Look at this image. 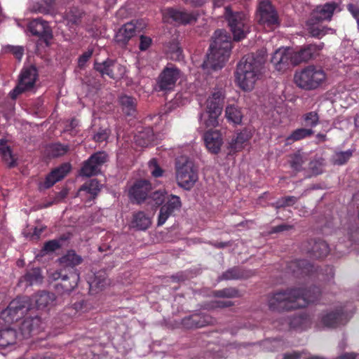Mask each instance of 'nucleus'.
Returning a JSON list of instances; mask_svg holds the SVG:
<instances>
[{
  "instance_id": "obj_1",
  "label": "nucleus",
  "mask_w": 359,
  "mask_h": 359,
  "mask_svg": "<svg viewBox=\"0 0 359 359\" xmlns=\"http://www.w3.org/2000/svg\"><path fill=\"white\" fill-rule=\"evenodd\" d=\"M318 294L316 288L304 291L301 288H288L269 293L266 304L271 311L281 312L303 308L314 302Z\"/></svg>"
},
{
  "instance_id": "obj_2",
  "label": "nucleus",
  "mask_w": 359,
  "mask_h": 359,
  "mask_svg": "<svg viewBox=\"0 0 359 359\" xmlns=\"http://www.w3.org/2000/svg\"><path fill=\"white\" fill-rule=\"evenodd\" d=\"M264 54L255 56L248 55L238 64L236 72V81L244 91H252L263 74L265 63Z\"/></svg>"
},
{
  "instance_id": "obj_3",
  "label": "nucleus",
  "mask_w": 359,
  "mask_h": 359,
  "mask_svg": "<svg viewBox=\"0 0 359 359\" xmlns=\"http://www.w3.org/2000/svg\"><path fill=\"white\" fill-rule=\"evenodd\" d=\"M231 48L230 36L226 32L220 29L215 31L213 41L210 46V52L202 65L203 69L208 73L210 69H222L229 56Z\"/></svg>"
},
{
  "instance_id": "obj_4",
  "label": "nucleus",
  "mask_w": 359,
  "mask_h": 359,
  "mask_svg": "<svg viewBox=\"0 0 359 359\" xmlns=\"http://www.w3.org/2000/svg\"><path fill=\"white\" fill-rule=\"evenodd\" d=\"M326 80L327 74L323 69L313 65L297 71L294 75V83L305 90H316L325 83Z\"/></svg>"
},
{
  "instance_id": "obj_5",
  "label": "nucleus",
  "mask_w": 359,
  "mask_h": 359,
  "mask_svg": "<svg viewBox=\"0 0 359 359\" xmlns=\"http://www.w3.org/2000/svg\"><path fill=\"white\" fill-rule=\"evenodd\" d=\"M175 175L177 184L187 190L191 189L198 179L194 162L186 156H181L176 160Z\"/></svg>"
},
{
  "instance_id": "obj_6",
  "label": "nucleus",
  "mask_w": 359,
  "mask_h": 359,
  "mask_svg": "<svg viewBox=\"0 0 359 359\" xmlns=\"http://www.w3.org/2000/svg\"><path fill=\"white\" fill-rule=\"evenodd\" d=\"M225 18L232 32L233 39L240 41L250 32V22L247 15L241 12L233 13L229 7L225 8Z\"/></svg>"
},
{
  "instance_id": "obj_7",
  "label": "nucleus",
  "mask_w": 359,
  "mask_h": 359,
  "mask_svg": "<svg viewBox=\"0 0 359 359\" xmlns=\"http://www.w3.org/2000/svg\"><path fill=\"white\" fill-rule=\"evenodd\" d=\"M37 79V72L35 67L24 68L19 76V82L16 87L10 92L12 99H15L20 94L32 90Z\"/></svg>"
},
{
  "instance_id": "obj_8",
  "label": "nucleus",
  "mask_w": 359,
  "mask_h": 359,
  "mask_svg": "<svg viewBox=\"0 0 359 359\" xmlns=\"http://www.w3.org/2000/svg\"><path fill=\"white\" fill-rule=\"evenodd\" d=\"M29 309V304L26 297L17 298L13 300L8 306L1 312V318L4 320L6 323L11 324L20 318Z\"/></svg>"
},
{
  "instance_id": "obj_9",
  "label": "nucleus",
  "mask_w": 359,
  "mask_h": 359,
  "mask_svg": "<svg viewBox=\"0 0 359 359\" xmlns=\"http://www.w3.org/2000/svg\"><path fill=\"white\" fill-rule=\"evenodd\" d=\"M257 18L259 24L269 28L279 24L278 14L269 1L259 3Z\"/></svg>"
},
{
  "instance_id": "obj_10",
  "label": "nucleus",
  "mask_w": 359,
  "mask_h": 359,
  "mask_svg": "<svg viewBox=\"0 0 359 359\" xmlns=\"http://www.w3.org/2000/svg\"><path fill=\"white\" fill-rule=\"evenodd\" d=\"M271 62L278 72H284L291 65H295L293 61V49L288 47L278 48L273 53Z\"/></svg>"
},
{
  "instance_id": "obj_11",
  "label": "nucleus",
  "mask_w": 359,
  "mask_h": 359,
  "mask_svg": "<svg viewBox=\"0 0 359 359\" xmlns=\"http://www.w3.org/2000/svg\"><path fill=\"white\" fill-rule=\"evenodd\" d=\"M181 76L180 70L173 65L170 64L163 69L159 75L158 86L162 90H172Z\"/></svg>"
},
{
  "instance_id": "obj_12",
  "label": "nucleus",
  "mask_w": 359,
  "mask_h": 359,
  "mask_svg": "<svg viewBox=\"0 0 359 359\" xmlns=\"http://www.w3.org/2000/svg\"><path fill=\"white\" fill-rule=\"evenodd\" d=\"M324 47L323 43L318 44H309L301 47L299 50H293V61L297 65L302 62H308L315 59L320 55V52Z\"/></svg>"
},
{
  "instance_id": "obj_13",
  "label": "nucleus",
  "mask_w": 359,
  "mask_h": 359,
  "mask_svg": "<svg viewBox=\"0 0 359 359\" xmlns=\"http://www.w3.org/2000/svg\"><path fill=\"white\" fill-rule=\"evenodd\" d=\"M107 154L105 152H97L93 154L81 169V175L91 177L95 175L100 171V167L107 161Z\"/></svg>"
},
{
  "instance_id": "obj_14",
  "label": "nucleus",
  "mask_w": 359,
  "mask_h": 359,
  "mask_svg": "<svg viewBox=\"0 0 359 359\" xmlns=\"http://www.w3.org/2000/svg\"><path fill=\"white\" fill-rule=\"evenodd\" d=\"M182 203L179 196L170 195L168 201L160 209L158 217V226H162L175 211L180 210Z\"/></svg>"
},
{
  "instance_id": "obj_15",
  "label": "nucleus",
  "mask_w": 359,
  "mask_h": 359,
  "mask_svg": "<svg viewBox=\"0 0 359 359\" xmlns=\"http://www.w3.org/2000/svg\"><path fill=\"white\" fill-rule=\"evenodd\" d=\"M50 277L54 280L61 279L62 289L68 292L77 286L79 280V275L76 270H73L69 275L63 274L62 270L55 271L50 274Z\"/></svg>"
},
{
  "instance_id": "obj_16",
  "label": "nucleus",
  "mask_w": 359,
  "mask_h": 359,
  "mask_svg": "<svg viewBox=\"0 0 359 359\" xmlns=\"http://www.w3.org/2000/svg\"><path fill=\"white\" fill-rule=\"evenodd\" d=\"M43 323L38 316L26 317L21 324V334L25 338H29L38 334L43 328Z\"/></svg>"
},
{
  "instance_id": "obj_17",
  "label": "nucleus",
  "mask_w": 359,
  "mask_h": 359,
  "mask_svg": "<svg viewBox=\"0 0 359 359\" xmlns=\"http://www.w3.org/2000/svg\"><path fill=\"white\" fill-rule=\"evenodd\" d=\"M341 7L337 2L326 3L320 5L312 13V17L318 21L330 20L334 12H340Z\"/></svg>"
},
{
  "instance_id": "obj_18",
  "label": "nucleus",
  "mask_w": 359,
  "mask_h": 359,
  "mask_svg": "<svg viewBox=\"0 0 359 359\" xmlns=\"http://www.w3.org/2000/svg\"><path fill=\"white\" fill-rule=\"evenodd\" d=\"M225 97V91L222 87L214 88L205 103V110L222 113V103Z\"/></svg>"
},
{
  "instance_id": "obj_19",
  "label": "nucleus",
  "mask_w": 359,
  "mask_h": 359,
  "mask_svg": "<svg viewBox=\"0 0 359 359\" xmlns=\"http://www.w3.org/2000/svg\"><path fill=\"white\" fill-rule=\"evenodd\" d=\"M163 15L165 18H169L178 24H190L196 20L195 13L172 8L165 9Z\"/></svg>"
},
{
  "instance_id": "obj_20",
  "label": "nucleus",
  "mask_w": 359,
  "mask_h": 359,
  "mask_svg": "<svg viewBox=\"0 0 359 359\" xmlns=\"http://www.w3.org/2000/svg\"><path fill=\"white\" fill-rule=\"evenodd\" d=\"M348 319L347 313L340 309L336 313L330 312L322 314L320 323L324 327H334L338 325L345 323Z\"/></svg>"
},
{
  "instance_id": "obj_21",
  "label": "nucleus",
  "mask_w": 359,
  "mask_h": 359,
  "mask_svg": "<svg viewBox=\"0 0 359 359\" xmlns=\"http://www.w3.org/2000/svg\"><path fill=\"white\" fill-rule=\"evenodd\" d=\"M37 310L48 311L57 304L56 297L53 293L41 292L34 297Z\"/></svg>"
},
{
  "instance_id": "obj_22",
  "label": "nucleus",
  "mask_w": 359,
  "mask_h": 359,
  "mask_svg": "<svg viewBox=\"0 0 359 359\" xmlns=\"http://www.w3.org/2000/svg\"><path fill=\"white\" fill-rule=\"evenodd\" d=\"M151 190V184L147 180L137 182L130 189L129 195L137 203L143 202Z\"/></svg>"
},
{
  "instance_id": "obj_23",
  "label": "nucleus",
  "mask_w": 359,
  "mask_h": 359,
  "mask_svg": "<svg viewBox=\"0 0 359 359\" xmlns=\"http://www.w3.org/2000/svg\"><path fill=\"white\" fill-rule=\"evenodd\" d=\"M205 146L209 151L217 154L223 143L222 135L219 130H208L203 136Z\"/></svg>"
},
{
  "instance_id": "obj_24",
  "label": "nucleus",
  "mask_w": 359,
  "mask_h": 359,
  "mask_svg": "<svg viewBox=\"0 0 359 359\" xmlns=\"http://www.w3.org/2000/svg\"><path fill=\"white\" fill-rule=\"evenodd\" d=\"M71 166L68 163L62 165L60 167L53 170L47 175L43 187L48 189L54 185L57 182L62 180L69 172Z\"/></svg>"
},
{
  "instance_id": "obj_25",
  "label": "nucleus",
  "mask_w": 359,
  "mask_h": 359,
  "mask_svg": "<svg viewBox=\"0 0 359 359\" xmlns=\"http://www.w3.org/2000/svg\"><path fill=\"white\" fill-rule=\"evenodd\" d=\"M28 29L32 35L48 36L51 34V29L48 22L41 18H36L28 25Z\"/></svg>"
},
{
  "instance_id": "obj_26",
  "label": "nucleus",
  "mask_w": 359,
  "mask_h": 359,
  "mask_svg": "<svg viewBox=\"0 0 359 359\" xmlns=\"http://www.w3.org/2000/svg\"><path fill=\"white\" fill-rule=\"evenodd\" d=\"M220 114L221 113L205 109L198 116L200 127L205 129L217 126L219 124L218 118Z\"/></svg>"
},
{
  "instance_id": "obj_27",
  "label": "nucleus",
  "mask_w": 359,
  "mask_h": 359,
  "mask_svg": "<svg viewBox=\"0 0 359 359\" xmlns=\"http://www.w3.org/2000/svg\"><path fill=\"white\" fill-rule=\"evenodd\" d=\"M100 191V185L97 180H91L85 183L79 190V195L92 200Z\"/></svg>"
},
{
  "instance_id": "obj_28",
  "label": "nucleus",
  "mask_w": 359,
  "mask_h": 359,
  "mask_svg": "<svg viewBox=\"0 0 359 359\" xmlns=\"http://www.w3.org/2000/svg\"><path fill=\"white\" fill-rule=\"evenodd\" d=\"M318 22L312 16L307 22V29L312 36L321 38L326 34L334 33V29L318 25Z\"/></svg>"
},
{
  "instance_id": "obj_29",
  "label": "nucleus",
  "mask_w": 359,
  "mask_h": 359,
  "mask_svg": "<svg viewBox=\"0 0 359 359\" xmlns=\"http://www.w3.org/2000/svg\"><path fill=\"white\" fill-rule=\"evenodd\" d=\"M211 323L212 320L208 316L193 315L182 320V324L187 328L201 327Z\"/></svg>"
},
{
  "instance_id": "obj_30",
  "label": "nucleus",
  "mask_w": 359,
  "mask_h": 359,
  "mask_svg": "<svg viewBox=\"0 0 359 359\" xmlns=\"http://www.w3.org/2000/svg\"><path fill=\"white\" fill-rule=\"evenodd\" d=\"M250 138V134L248 131H242L238 133L236 136L231 140L229 143V148L233 152L241 151L248 145Z\"/></svg>"
},
{
  "instance_id": "obj_31",
  "label": "nucleus",
  "mask_w": 359,
  "mask_h": 359,
  "mask_svg": "<svg viewBox=\"0 0 359 359\" xmlns=\"http://www.w3.org/2000/svg\"><path fill=\"white\" fill-rule=\"evenodd\" d=\"M134 139L137 145L142 147H147L154 143V135L151 128H147L139 131L138 133L135 135Z\"/></svg>"
},
{
  "instance_id": "obj_32",
  "label": "nucleus",
  "mask_w": 359,
  "mask_h": 359,
  "mask_svg": "<svg viewBox=\"0 0 359 359\" xmlns=\"http://www.w3.org/2000/svg\"><path fill=\"white\" fill-rule=\"evenodd\" d=\"M144 26V23L142 21H132L125 24L120 29V33L126 39H129L133 37L136 32H140Z\"/></svg>"
},
{
  "instance_id": "obj_33",
  "label": "nucleus",
  "mask_w": 359,
  "mask_h": 359,
  "mask_svg": "<svg viewBox=\"0 0 359 359\" xmlns=\"http://www.w3.org/2000/svg\"><path fill=\"white\" fill-rule=\"evenodd\" d=\"M82 261L80 256L77 255L74 251H69L64 256L59 259V263L63 268H74L79 264Z\"/></svg>"
},
{
  "instance_id": "obj_34",
  "label": "nucleus",
  "mask_w": 359,
  "mask_h": 359,
  "mask_svg": "<svg viewBox=\"0 0 359 359\" xmlns=\"http://www.w3.org/2000/svg\"><path fill=\"white\" fill-rule=\"evenodd\" d=\"M225 117L229 122L240 124L242 121L243 113L238 106L228 104L225 109Z\"/></svg>"
},
{
  "instance_id": "obj_35",
  "label": "nucleus",
  "mask_w": 359,
  "mask_h": 359,
  "mask_svg": "<svg viewBox=\"0 0 359 359\" xmlns=\"http://www.w3.org/2000/svg\"><path fill=\"white\" fill-rule=\"evenodd\" d=\"M122 111L128 116H133L136 110V100L132 97L122 95L119 97Z\"/></svg>"
},
{
  "instance_id": "obj_36",
  "label": "nucleus",
  "mask_w": 359,
  "mask_h": 359,
  "mask_svg": "<svg viewBox=\"0 0 359 359\" xmlns=\"http://www.w3.org/2000/svg\"><path fill=\"white\" fill-rule=\"evenodd\" d=\"M151 224V218L143 212H139L134 215L132 226L138 230H146Z\"/></svg>"
},
{
  "instance_id": "obj_37",
  "label": "nucleus",
  "mask_w": 359,
  "mask_h": 359,
  "mask_svg": "<svg viewBox=\"0 0 359 359\" xmlns=\"http://www.w3.org/2000/svg\"><path fill=\"white\" fill-rule=\"evenodd\" d=\"M16 340V332L13 329L6 328L0 330V347L6 348L14 344Z\"/></svg>"
},
{
  "instance_id": "obj_38",
  "label": "nucleus",
  "mask_w": 359,
  "mask_h": 359,
  "mask_svg": "<svg viewBox=\"0 0 359 359\" xmlns=\"http://www.w3.org/2000/svg\"><path fill=\"white\" fill-rule=\"evenodd\" d=\"M313 133V130L312 129L298 128L294 130L288 137H286L285 144H291L296 141H299L311 136Z\"/></svg>"
},
{
  "instance_id": "obj_39",
  "label": "nucleus",
  "mask_w": 359,
  "mask_h": 359,
  "mask_svg": "<svg viewBox=\"0 0 359 359\" xmlns=\"http://www.w3.org/2000/svg\"><path fill=\"white\" fill-rule=\"evenodd\" d=\"M0 154L4 162L10 167L15 165V161L12 155V152L9 146H8L6 141L0 140Z\"/></svg>"
},
{
  "instance_id": "obj_40",
  "label": "nucleus",
  "mask_w": 359,
  "mask_h": 359,
  "mask_svg": "<svg viewBox=\"0 0 359 359\" xmlns=\"http://www.w3.org/2000/svg\"><path fill=\"white\" fill-rule=\"evenodd\" d=\"M42 280V276L39 269H34L28 271L25 276H23L20 283H25L26 286L32 285L41 283Z\"/></svg>"
},
{
  "instance_id": "obj_41",
  "label": "nucleus",
  "mask_w": 359,
  "mask_h": 359,
  "mask_svg": "<svg viewBox=\"0 0 359 359\" xmlns=\"http://www.w3.org/2000/svg\"><path fill=\"white\" fill-rule=\"evenodd\" d=\"M311 265L304 259L295 260L289 265V270L294 273H308L310 271Z\"/></svg>"
},
{
  "instance_id": "obj_42",
  "label": "nucleus",
  "mask_w": 359,
  "mask_h": 359,
  "mask_svg": "<svg viewBox=\"0 0 359 359\" xmlns=\"http://www.w3.org/2000/svg\"><path fill=\"white\" fill-rule=\"evenodd\" d=\"M311 251L313 256L320 258L327 255L330 252V249L326 242L323 241H318L314 243Z\"/></svg>"
},
{
  "instance_id": "obj_43",
  "label": "nucleus",
  "mask_w": 359,
  "mask_h": 359,
  "mask_svg": "<svg viewBox=\"0 0 359 359\" xmlns=\"http://www.w3.org/2000/svg\"><path fill=\"white\" fill-rule=\"evenodd\" d=\"M248 277V275H245L243 271L239 269L233 268L227 270L221 276V280H233Z\"/></svg>"
},
{
  "instance_id": "obj_44",
  "label": "nucleus",
  "mask_w": 359,
  "mask_h": 359,
  "mask_svg": "<svg viewBox=\"0 0 359 359\" xmlns=\"http://www.w3.org/2000/svg\"><path fill=\"white\" fill-rule=\"evenodd\" d=\"M306 161V154L304 153L298 152L294 154L291 157L290 165L292 169L296 171H299L301 170L302 164Z\"/></svg>"
},
{
  "instance_id": "obj_45",
  "label": "nucleus",
  "mask_w": 359,
  "mask_h": 359,
  "mask_svg": "<svg viewBox=\"0 0 359 359\" xmlns=\"http://www.w3.org/2000/svg\"><path fill=\"white\" fill-rule=\"evenodd\" d=\"M126 72V67L113 61L111 72L109 73V78L114 79L121 78L125 75Z\"/></svg>"
},
{
  "instance_id": "obj_46",
  "label": "nucleus",
  "mask_w": 359,
  "mask_h": 359,
  "mask_svg": "<svg viewBox=\"0 0 359 359\" xmlns=\"http://www.w3.org/2000/svg\"><path fill=\"white\" fill-rule=\"evenodd\" d=\"M2 51L5 53H12L18 60H20L24 55V48L20 46L6 45L3 46Z\"/></svg>"
},
{
  "instance_id": "obj_47",
  "label": "nucleus",
  "mask_w": 359,
  "mask_h": 359,
  "mask_svg": "<svg viewBox=\"0 0 359 359\" xmlns=\"http://www.w3.org/2000/svg\"><path fill=\"white\" fill-rule=\"evenodd\" d=\"M69 150L67 145H63L60 143H55L48 147V151L53 156H59L65 154Z\"/></svg>"
},
{
  "instance_id": "obj_48",
  "label": "nucleus",
  "mask_w": 359,
  "mask_h": 359,
  "mask_svg": "<svg viewBox=\"0 0 359 359\" xmlns=\"http://www.w3.org/2000/svg\"><path fill=\"white\" fill-rule=\"evenodd\" d=\"M113 60H107L102 62H96L95 69L99 72L102 76L107 75L109 77V73L111 72Z\"/></svg>"
},
{
  "instance_id": "obj_49",
  "label": "nucleus",
  "mask_w": 359,
  "mask_h": 359,
  "mask_svg": "<svg viewBox=\"0 0 359 359\" xmlns=\"http://www.w3.org/2000/svg\"><path fill=\"white\" fill-rule=\"evenodd\" d=\"M82 15L83 12L81 10L76 8L71 9L66 15L68 24H78L82 17Z\"/></svg>"
},
{
  "instance_id": "obj_50",
  "label": "nucleus",
  "mask_w": 359,
  "mask_h": 359,
  "mask_svg": "<svg viewBox=\"0 0 359 359\" xmlns=\"http://www.w3.org/2000/svg\"><path fill=\"white\" fill-rule=\"evenodd\" d=\"M352 156V151L347 150L346 151L336 152L333 156V162L337 165H343L347 162V161Z\"/></svg>"
},
{
  "instance_id": "obj_51",
  "label": "nucleus",
  "mask_w": 359,
  "mask_h": 359,
  "mask_svg": "<svg viewBox=\"0 0 359 359\" xmlns=\"http://www.w3.org/2000/svg\"><path fill=\"white\" fill-rule=\"evenodd\" d=\"M148 167L153 177H159L163 175V170L160 167L155 158H152L149 161Z\"/></svg>"
},
{
  "instance_id": "obj_52",
  "label": "nucleus",
  "mask_w": 359,
  "mask_h": 359,
  "mask_svg": "<svg viewBox=\"0 0 359 359\" xmlns=\"http://www.w3.org/2000/svg\"><path fill=\"white\" fill-rule=\"evenodd\" d=\"M303 118L305 126H306L314 127L318 123L319 121L318 115L315 111L306 113Z\"/></svg>"
},
{
  "instance_id": "obj_53",
  "label": "nucleus",
  "mask_w": 359,
  "mask_h": 359,
  "mask_svg": "<svg viewBox=\"0 0 359 359\" xmlns=\"http://www.w3.org/2000/svg\"><path fill=\"white\" fill-rule=\"evenodd\" d=\"M166 192L163 190H158L154 191L151 196V198L154 201V204L156 205H162L163 203L165 201L166 198Z\"/></svg>"
},
{
  "instance_id": "obj_54",
  "label": "nucleus",
  "mask_w": 359,
  "mask_h": 359,
  "mask_svg": "<svg viewBox=\"0 0 359 359\" xmlns=\"http://www.w3.org/2000/svg\"><path fill=\"white\" fill-rule=\"evenodd\" d=\"M55 0H43L39 8V11L42 13H50L53 9Z\"/></svg>"
},
{
  "instance_id": "obj_55",
  "label": "nucleus",
  "mask_w": 359,
  "mask_h": 359,
  "mask_svg": "<svg viewBox=\"0 0 359 359\" xmlns=\"http://www.w3.org/2000/svg\"><path fill=\"white\" fill-rule=\"evenodd\" d=\"M296 200V198L294 196L283 197L276 202L277 207L292 205L295 203Z\"/></svg>"
},
{
  "instance_id": "obj_56",
  "label": "nucleus",
  "mask_w": 359,
  "mask_h": 359,
  "mask_svg": "<svg viewBox=\"0 0 359 359\" xmlns=\"http://www.w3.org/2000/svg\"><path fill=\"white\" fill-rule=\"evenodd\" d=\"M216 296L220 297H233L237 294V291L234 289L226 288L222 290H218L215 292Z\"/></svg>"
},
{
  "instance_id": "obj_57",
  "label": "nucleus",
  "mask_w": 359,
  "mask_h": 359,
  "mask_svg": "<svg viewBox=\"0 0 359 359\" xmlns=\"http://www.w3.org/2000/svg\"><path fill=\"white\" fill-rule=\"evenodd\" d=\"M109 131L107 129H100L95 135L94 140L96 142H103L109 137Z\"/></svg>"
},
{
  "instance_id": "obj_58",
  "label": "nucleus",
  "mask_w": 359,
  "mask_h": 359,
  "mask_svg": "<svg viewBox=\"0 0 359 359\" xmlns=\"http://www.w3.org/2000/svg\"><path fill=\"white\" fill-rule=\"evenodd\" d=\"M348 11L351 13L352 16L357 22L358 27L359 26V7L354 4H348L347 6Z\"/></svg>"
},
{
  "instance_id": "obj_59",
  "label": "nucleus",
  "mask_w": 359,
  "mask_h": 359,
  "mask_svg": "<svg viewBox=\"0 0 359 359\" xmlns=\"http://www.w3.org/2000/svg\"><path fill=\"white\" fill-rule=\"evenodd\" d=\"M151 43V39L149 37L141 36L140 48L141 50H147Z\"/></svg>"
},
{
  "instance_id": "obj_60",
  "label": "nucleus",
  "mask_w": 359,
  "mask_h": 359,
  "mask_svg": "<svg viewBox=\"0 0 359 359\" xmlns=\"http://www.w3.org/2000/svg\"><path fill=\"white\" fill-rule=\"evenodd\" d=\"M59 243L56 241L47 242L43 247V250L47 252H53L59 248Z\"/></svg>"
},
{
  "instance_id": "obj_61",
  "label": "nucleus",
  "mask_w": 359,
  "mask_h": 359,
  "mask_svg": "<svg viewBox=\"0 0 359 359\" xmlns=\"http://www.w3.org/2000/svg\"><path fill=\"white\" fill-rule=\"evenodd\" d=\"M281 341L278 339L267 340L264 342V346L270 350L278 348L281 345Z\"/></svg>"
},
{
  "instance_id": "obj_62",
  "label": "nucleus",
  "mask_w": 359,
  "mask_h": 359,
  "mask_svg": "<svg viewBox=\"0 0 359 359\" xmlns=\"http://www.w3.org/2000/svg\"><path fill=\"white\" fill-rule=\"evenodd\" d=\"M306 323H307V319L306 318L299 316V317L295 318L293 320V321L292 322V325L294 327H299L302 329H304L305 328L304 324H306Z\"/></svg>"
},
{
  "instance_id": "obj_63",
  "label": "nucleus",
  "mask_w": 359,
  "mask_h": 359,
  "mask_svg": "<svg viewBox=\"0 0 359 359\" xmlns=\"http://www.w3.org/2000/svg\"><path fill=\"white\" fill-rule=\"evenodd\" d=\"M213 305L212 306V308H217V307H228L232 305L231 302L229 300H217L213 302Z\"/></svg>"
},
{
  "instance_id": "obj_64",
  "label": "nucleus",
  "mask_w": 359,
  "mask_h": 359,
  "mask_svg": "<svg viewBox=\"0 0 359 359\" xmlns=\"http://www.w3.org/2000/svg\"><path fill=\"white\" fill-rule=\"evenodd\" d=\"M337 359H359V355L354 353H345L339 355Z\"/></svg>"
}]
</instances>
